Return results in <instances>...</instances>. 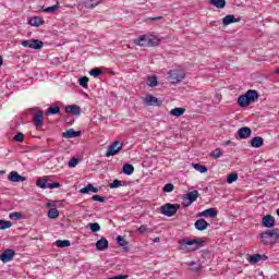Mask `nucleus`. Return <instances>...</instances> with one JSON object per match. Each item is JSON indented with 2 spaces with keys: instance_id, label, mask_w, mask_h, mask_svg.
I'll use <instances>...</instances> for the list:
<instances>
[{
  "instance_id": "c9c22d12",
  "label": "nucleus",
  "mask_w": 279,
  "mask_h": 279,
  "mask_svg": "<svg viewBox=\"0 0 279 279\" xmlns=\"http://www.w3.org/2000/svg\"><path fill=\"white\" fill-rule=\"evenodd\" d=\"M187 267H191V271H195L196 274L199 272L202 268H199V264H196L195 262H187Z\"/></svg>"
},
{
  "instance_id": "423d86ee",
  "label": "nucleus",
  "mask_w": 279,
  "mask_h": 279,
  "mask_svg": "<svg viewBox=\"0 0 279 279\" xmlns=\"http://www.w3.org/2000/svg\"><path fill=\"white\" fill-rule=\"evenodd\" d=\"M22 47L27 49L40 50L45 47V43L40 39H24L21 41Z\"/></svg>"
},
{
  "instance_id": "3c124183",
  "label": "nucleus",
  "mask_w": 279,
  "mask_h": 279,
  "mask_svg": "<svg viewBox=\"0 0 279 279\" xmlns=\"http://www.w3.org/2000/svg\"><path fill=\"white\" fill-rule=\"evenodd\" d=\"M13 141L16 143H23L25 141V135L23 133H17L14 137Z\"/></svg>"
},
{
  "instance_id": "473e14b6",
  "label": "nucleus",
  "mask_w": 279,
  "mask_h": 279,
  "mask_svg": "<svg viewBox=\"0 0 279 279\" xmlns=\"http://www.w3.org/2000/svg\"><path fill=\"white\" fill-rule=\"evenodd\" d=\"M9 219L12 221H19L20 219H23V214H21V211H13L9 215Z\"/></svg>"
},
{
  "instance_id": "f3484780",
  "label": "nucleus",
  "mask_w": 279,
  "mask_h": 279,
  "mask_svg": "<svg viewBox=\"0 0 279 279\" xmlns=\"http://www.w3.org/2000/svg\"><path fill=\"white\" fill-rule=\"evenodd\" d=\"M262 223L265 228H274L276 225V219H274V216H264Z\"/></svg>"
},
{
  "instance_id": "bf43d9fd",
  "label": "nucleus",
  "mask_w": 279,
  "mask_h": 279,
  "mask_svg": "<svg viewBox=\"0 0 279 279\" xmlns=\"http://www.w3.org/2000/svg\"><path fill=\"white\" fill-rule=\"evenodd\" d=\"M277 215L279 216V208L277 209Z\"/></svg>"
},
{
  "instance_id": "79ce46f5",
  "label": "nucleus",
  "mask_w": 279,
  "mask_h": 279,
  "mask_svg": "<svg viewBox=\"0 0 279 279\" xmlns=\"http://www.w3.org/2000/svg\"><path fill=\"white\" fill-rule=\"evenodd\" d=\"M101 73H104V71H101V69L99 68H95L92 71H89V75H92V77H99Z\"/></svg>"
},
{
  "instance_id": "49530a36",
  "label": "nucleus",
  "mask_w": 279,
  "mask_h": 279,
  "mask_svg": "<svg viewBox=\"0 0 279 279\" xmlns=\"http://www.w3.org/2000/svg\"><path fill=\"white\" fill-rule=\"evenodd\" d=\"M89 230L92 232H99L101 230V227L97 222L89 223Z\"/></svg>"
},
{
  "instance_id": "2eb2a0df",
  "label": "nucleus",
  "mask_w": 279,
  "mask_h": 279,
  "mask_svg": "<svg viewBox=\"0 0 279 279\" xmlns=\"http://www.w3.org/2000/svg\"><path fill=\"white\" fill-rule=\"evenodd\" d=\"M198 217H205L209 219H215L217 217V209L216 208H208L198 214Z\"/></svg>"
},
{
  "instance_id": "b1692460",
  "label": "nucleus",
  "mask_w": 279,
  "mask_h": 279,
  "mask_svg": "<svg viewBox=\"0 0 279 279\" xmlns=\"http://www.w3.org/2000/svg\"><path fill=\"white\" fill-rule=\"evenodd\" d=\"M80 131H75L73 129H69L68 131L62 133L63 138H77L80 136Z\"/></svg>"
},
{
  "instance_id": "4468645a",
  "label": "nucleus",
  "mask_w": 279,
  "mask_h": 279,
  "mask_svg": "<svg viewBox=\"0 0 279 279\" xmlns=\"http://www.w3.org/2000/svg\"><path fill=\"white\" fill-rule=\"evenodd\" d=\"M44 24L45 20H43L40 16H33L28 19V25H31V27H40V25Z\"/></svg>"
},
{
  "instance_id": "5fc2aeb1",
  "label": "nucleus",
  "mask_w": 279,
  "mask_h": 279,
  "mask_svg": "<svg viewBox=\"0 0 279 279\" xmlns=\"http://www.w3.org/2000/svg\"><path fill=\"white\" fill-rule=\"evenodd\" d=\"M153 241L154 243H160V238H155Z\"/></svg>"
},
{
  "instance_id": "dca6fc26",
  "label": "nucleus",
  "mask_w": 279,
  "mask_h": 279,
  "mask_svg": "<svg viewBox=\"0 0 279 279\" xmlns=\"http://www.w3.org/2000/svg\"><path fill=\"white\" fill-rule=\"evenodd\" d=\"M238 136H240V138H250V136H252V129L247 126L239 129Z\"/></svg>"
},
{
  "instance_id": "cd10ccee",
  "label": "nucleus",
  "mask_w": 279,
  "mask_h": 279,
  "mask_svg": "<svg viewBox=\"0 0 279 279\" xmlns=\"http://www.w3.org/2000/svg\"><path fill=\"white\" fill-rule=\"evenodd\" d=\"M264 140L260 136L253 137L251 140V145L255 148L263 147Z\"/></svg>"
},
{
  "instance_id": "39448f33",
  "label": "nucleus",
  "mask_w": 279,
  "mask_h": 279,
  "mask_svg": "<svg viewBox=\"0 0 279 279\" xmlns=\"http://www.w3.org/2000/svg\"><path fill=\"white\" fill-rule=\"evenodd\" d=\"M185 75L186 74L182 70H170L168 72V81L170 84H180Z\"/></svg>"
},
{
  "instance_id": "4c0bfd02",
  "label": "nucleus",
  "mask_w": 279,
  "mask_h": 279,
  "mask_svg": "<svg viewBox=\"0 0 279 279\" xmlns=\"http://www.w3.org/2000/svg\"><path fill=\"white\" fill-rule=\"evenodd\" d=\"M12 228V222L9 220H0V230H9Z\"/></svg>"
},
{
  "instance_id": "f8f14e48",
  "label": "nucleus",
  "mask_w": 279,
  "mask_h": 279,
  "mask_svg": "<svg viewBox=\"0 0 279 279\" xmlns=\"http://www.w3.org/2000/svg\"><path fill=\"white\" fill-rule=\"evenodd\" d=\"M65 112L68 114H74V117H80L82 114V109L77 105H69L65 107Z\"/></svg>"
},
{
  "instance_id": "ea45409f",
  "label": "nucleus",
  "mask_w": 279,
  "mask_h": 279,
  "mask_svg": "<svg viewBox=\"0 0 279 279\" xmlns=\"http://www.w3.org/2000/svg\"><path fill=\"white\" fill-rule=\"evenodd\" d=\"M236 180H239V174L236 173H231L228 175L227 178V183L228 184H232L233 182H236Z\"/></svg>"
},
{
  "instance_id": "13d9d810",
  "label": "nucleus",
  "mask_w": 279,
  "mask_h": 279,
  "mask_svg": "<svg viewBox=\"0 0 279 279\" xmlns=\"http://www.w3.org/2000/svg\"><path fill=\"white\" fill-rule=\"evenodd\" d=\"M275 73H278V74H279V68L276 69Z\"/></svg>"
},
{
  "instance_id": "9d476101",
  "label": "nucleus",
  "mask_w": 279,
  "mask_h": 279,
  "mask_svg": "<svg viewBox=\"0 0 279 279\" xmlns=\"http://www.w3.org/2000/svg\"><path fill=\"white\" fill-rule=\"evenodd\" d=\"M16 252L12 248H8L3 251V253L0 255V260L3 263H10L15 256Z\"/></svg>"
},
{
  "instance_id": "5701e85b",
  "label": "nucleus",
  "mask_w": 279,
  "mask_h": 279,
  "mask_svg": "<svg viewBox=\"0 0 279 279\" xmlns=\"http://www.w3.org/2000/svg\"><path fill=\"white\" fill-rule=\"evenodd\" d=\"M267 255L254 254L250 256L251 265H256V263H260V260H267Z\"/></svg>"
},
{
  "instance_id": "7c9ffc66",
  "label": "nucleus",
  "mask_w": 279,
  "mask_h": 279,
  "mask_svg": "<svg viewBox=\"0 0 279 279\" xmlns=\"http://www.w3.org/2000/svg\"><path fill=\"white\" fill-rule=\"evenodd\" d=\"M56 245H57V247H60V248L71 247V241H69V240H57Z\"/></svg>"
},
{
  "instance_id": "20e7f679",
  "label": "nucleus",
  "mask_w": 279,
  "mask_h": 279,
  "mask_svg": "<svg viewBox=\"0 0 279 279\" xmlns=\"http://www.w3.org/2000/svg\"><path fill=\"white\" fill-rule=\"evenodd\" d=\"M36 186L39 189H60V183H51V178L46 175L37 179Z\"/></svg>"
},
{
  "instance_id": "052dcab7",
  "label": "nucleus",
  "mask_w": 279,
  "mask_h": 279,
  "mask_svg": "<svg viewBox=\"0 0 279 279\" xmlns=\"http://www.w3.org/2000/svg\"><path fill=\"white\" fill-rule=\"evenodd\" d=\"M0 173H3L2 171H0Z\"/></svg>"
},
{
  "instance_id": "603ef678",
  "label": "nucleus",
  "mask_w": 279,
  "mask_h": 279,
  "mask_svg": "<svg viewBox=\"0 0 279 279\" xmlns=\"http://www.w3.org/2000/svg\"><path fill=\"white\" fill-rule=\"evenodd\" d=\"M93 199H94V202H100V203L106 202V198H104L102 196H99V195H94Z\"/></svg>"
},
{
  "instance_id": "72a5a7b5",
  "label": "nucleus",
  "mask_w": 279,
  "mask_h": 279,
  "mask_svg": "<svg viewBox=\"0 0 279 279\" xmlns=\"http://www.w3.org/2000/svg\"><path fill=\"white\" fill-rule=\"evenodd\" d=\"M193 169H195V171H198L199 173L208 172V168L206 166H202L199 163H193Z\"/></svg>"
},
{
  "instance_id": "4d7b16f0",
  "label": "nucleus",
  "mask_w": 279,
  "mask_h": 279,
  "mask_svg": "<svg viewBox=\"0 0 279 279\" xmlns=\"http://www.w3.org/2000/svg\"><path fill=\"white\" fill-rule=\"evenodd\" d=\"M2 65H3V58L0 57V66H2Z\"/></svg>"
},
{
  "instance_id": "6e6552de",
  "label": "nucleus",
  "mask_w": 279,
  "mask_h": 279,
  "mask_svg": "<svg viewBox=\"0 0 279 279\" xmlns=\"http://www.w3.org/2000/svg\"><path fill=\"white\" fill-rule=\"evenodd\" d=\"M179 208H180V206L178 204L173 205V204L167 203L163 206H161V213L166 217H173V215H175V213H178Z\"/></svg>"
},
{
  "instance_id": "aec40b11",
  "label": "nucleus",
  "mask_w": 279,
  "mask_h": 279,
  "mask_svg": "<svg viewBox=\"0 0 279 279\" xmlns=\"http://www.w3.org/2000/svg\"><path fill=\"white\" fill-rule=\"evenodd\" d=\"M101 1L102 0H83V5L87 10H94V8H97Z\"/></svg>"
},
{
  "instance_id": "393cba45",
  "label": "nucleus",
  "mask_w": 279,
  "mask_h": 279,
  "mask_svg": "<svg viewBox=\"0 0 279 279\" xmlns=\"http://www.w3.org/2000/svg\"><path fill=\"white\" fill-rule=\"evenodd\" d=\"M33 123L36 128H40V125H43V112L38 111L34 114Z\"/></svg>"
},
{
  "instance_id": "de8ad7c7",
  "label": "nucleus",
  "mask_w": 279,
  "mask_h": 279,
  "mask_svg": "<svg viewBox=\"0 0 279 279\" xmlns=\"http://www.w3.org/2000/svg\"><path fill=\"white\" fill-rule=\"evenodd\" d=\"M137 232L140 234H145V232H151V229H149L147 227V225H142L138 229H137Z\"/></svg>"
},
{
  "instance_id": "f257e3e1",
  "label": "nucleus",
  "mask_w": 279,
  "mask_h": 279,
  "mask_svg": "<svg viewBox=\"0 0 279 279\" xmlns=\"http://www.w3.org/2000/svg\"><path fill=\"white\" fill-rule=\"evenodd\" d=\"M258 99V92L255 89L247 90L244 95L239 96L238 106L240 108H247L252 101H256Z\"/></svg>"
},
{
  "instance_id": "ddd939ff",
  "label": "nucleus",
  "mask_w": 279,
  "mask_h": 279,
  "mask_svg": "<svg viewBox=\"0 0 279 279\" xmlns=\"http://www.w3.org/2000/svg\"><path fill=\"white\" fill-rule=\"evenodd\" d=\"M8 180H9V182H25V180H27V178L19 174V172H16V171H11L8 175Z\"/></svg>"
},
{
  "instance_id": "c85d7f7f",
  "label": "nucleus",
  "mask_w": 279,
  "mask_h": 279,
  "mask_svg": "<svg viewBox=\"0 0 279 279\" xmlns=\"http://www.w3.org/2000/svg\"><path fill=\"white\" fill-rule=\"evenodd\" d=\"M122 172L124 175H132V173H134V166L125 163L122 168Z\"/></svg>"
},
{
  "instance_id": "a19ab883",
  "label": "nucleus",
  "mask_w": 279,
  "mask_h": 279,
  "mask_svg": "<svg viewBox=\"0 0 279 279\" xmlns=\"http://www.w3.org/2000/svg\"><path fill=\"white\" fill-rule=\"evenodd\" d=\"M118 245H120L121 247H128V241H125V239H123V236L118 235L116 239Z\"/></svg>"
},
{
  "instance_id": "c756f323",
  "label": "nucleus",
  "mask_w": 279,
  "mask_h": 279,
  "mask_svg": "<svg viewBox=\"0 0 279 279\" xmlns=\"http://www.w3.org/2000/svg\"><path fill=\"white\" fill-rule=\"evenodd\" d=\"M186 112L184 108H174L170 111L171 117H182Z\"/></svg>"
},
{
  "instance_id": "a211bd4d",
  "label": "nucleus",
  "mask_w": 279,
  "mask_h": 279,
  "mask_svg": "<svg viewBox=\"0 0 279 279\" xmlns=\"http://www.w3.org/2000/svg\"><path fill=\"white\" fill-rule=\"evenodd\" d=\"M144 102L146 104V106H160L161 104L158 98L151 95H146V97L144 98Z\"/></svg>"
},
{
  "instance_id": "4be33fe9",
  "label": "nucleus",
  "mask_w": 279,
  "mask_h": 279,
  "mask_svg": "<svg viewBox=\"0 0 279 279\" xmlns=\"http://www.w3.org/2000/svg\"><path fill=\"white\" fill-rule=\"evenodd\" d=\"M82 195H87L88 193H99V189L93 186V184H87L85 187L80 190Z\"/></svg>"
},
{
  "instance_id": "37998d69",
  "label": "nucleus",
  "mask_w": 279,
  "mask_h": 279,
  "mask_svg": "<svg viewBox=\"0 0 279 279\" xmlns=\"http://www.w3.org/2000/svg\"><path fill=\"white\" fill-rule=\"evenodd\" d=\"M211 158H221L223 156V153L221 151L220 148H216L214 151L210 154Z\"/></svg>"
},
{
  "instance_id": "6ab92c4d",
  "label": "nucleus",
  "mask_w": 279,
  "mask_h": 279,
  "mask_svg": "<svg viewBox=\"0 0 279 279\" xmlns=\"http://www.w3.org/2000/svg\"><path fill=\"white\" fill-rule=\"evenodd\" d=\"M108 247L109 243L106 238H101L96 242V250H98V252H105V250H108Z\"/></svg>"
},
{
  "instance_id": "58836bf2",
  "label": "nucleus",
  "mask_w": 279,
  "mask_h": 279,
  "mask_svg": "<svg viewBox=\"0 0 279 279\" xmlns=\"http://www.w3.org/2000/svg\"><path fill=\"white\" fill-rule=\"evenodd\" d=\"M59 8L60 4L57 2L54 5L44 9V12H46L47 14H53V12H56Z\"/></svg>"
},
{
  "instance_id": "f704fd0d",
  "label": "nucleus",
  "mask_w": 279,
  "mask_h": 279,
  "mask_svg": "<svg viewBox=\"0 0 279 279\" xmlns=\"http://www.w3.org/2000/svg\"><path fill=\"white\" fill-rule=\"evenodd\" d=\"M49 219H58L60 217V211L57 208H51L48 211Z\"/></svg>"
},
{
  "instance_id": "bb28decb",
  "label": "nucleus",
  "mask_w": 279,
  "mask_h": 279,
  "mask_svg": "<svg viewBox=\"0 0 279 279\" xmlns=\"http://www.w3.org/2000/svg\"><path fill=\"white\" fill-rule=\"evenodd\" d=\"M232 23H239V20H236V17H234L232 14H229L222 19L223 25H232Z\"/></svg>"
},
{
  "instance_id": "2f4dec72",
  "label": "nucleus",
  "mask_w": 279,
  "mask_h": 279,
  "mask_svg": "<svg viewBox=\"0 0 279 279\" xmlns=\"http://www.w3.org/2000/svg\"><path fill=\"white\" fill-rule=\"evenodd\" d=\"M147 86H149L150 88H155V86H158V78L156 76H148Z\"/></svg>"
},
{
  "instance_id": "9b49d317",
  "label": "nucleus",
  "mask_w": 279,
  "mask_h": 279,
  "mask_svg": "<svg viewBox=\"0 0 279 279\" xmlns=\"http://www.w3.org/2000/svg\"><path fill=\"white\" fill-rule=\"evenodd\" d=\"M274 234H276L274 231L262 233L260 234L262 243H264V245H271L274 243Z\"/></svg>"
},
{
  "instance_id": "7ed1b4c3",
  "label": "nucleus",
  "mask_w": 279,
  "mask_h": 279,
  "mask_svg": "<svg viewBox=\"0 0 279 279\" xmlns=\"http://www.w3.org/2000/svg\"><path fill=\"white\" fill-rule=\"evenodd\" d=\"M136 45L140 47H156L159 40L158 38L149 35H142L137 39L134 40Z\"/></svg>"
},
{
  "instance_id": "412c9836",
  "label": "nucleus",
  "mask_w": 279,
  "mask_h": 279,
  "mask_svg": "<svg viewBox=\"0 0 279 279\" xmlns=\"http://www.w3.org/2000/svg\"><path fill=\"white\" fill-rule=\"evenodd\" d=\"M194 227L199 232H204L208 228V222L205 219H198L195 221Z\"/></svg>"
},
{
  "instance_id": "a878e982",
  "label": "nucleus",
  "mask_w": 279,
  "mask_h": 279,
  "mask_svg": "<svg viewBox=\"0 0 279 279\" xmlns=\"http://www.w3.org/2000/svg\"><path fill=\"white\" fill-rule=\"evenodd\" d=\"M209 4L218 10H223L226 8V0H209Z\"/></svg>"
},
{
  "instance_id": "8fccbe9b",
  "label": "nucleus",
  "mask_w": 279,
  "mask_h": 279,
  "mask_svg": "<svg viewBox=\"0 0 279 279\" xmlns=\"http://www.w3.org/2000/svg\"><path fill=\"white\" fill-rule=\"evenodd\" d=\"M173 189H175L173 183H168L163 186V193H173Z\"/></svg>"
},
{
  "instance_id": "09e8293b",
  "label": "nucleus",
  "mask_w": 279,
  "mask_h": 279,
  "mask_svg": "<svg viewBox=\"0 0 279 279\" xmlns=\"http://www.w3.org/2000/svg\"><path fill=\"white\" fill-rule=\"evenodd\" d=\"M120 186H123V183L119 180H114L109 184V189H120Z\"/></svg>"
},
{
  "instance_id": "e433bc0d",
  "label": "nucleus",
  "mask_w": 279,
  "mask_h": 279,
  "mask_svg": "<svg viewBox=\"0 0 279 279\" xmlns=\"http://www.w3.org/2000/svg\"><path fill=\"white\" fill-rule=\"evenodd\" d=\"M88 82H89L88 76H81V77L78 78V84H80V86H82L83 88H88Z\"/></svg>"
},
{
  "instance_id": "0eeeda50",
  "label": "nucleus",
  "mask_w": 279,
  "mask_h": 279,
  "mask_svg": "<svg viewBox=\"0 0 279 279\" xmlns=\"http://www.w3.org/2000/svg\"><path fill=\"white\" fill-rule=\"evenodd\" d=\"M123 149V143L116 141L109 145L105 156L106 158H110V156H117V154Z\"/></svg>"
},
{
  "instance_id": "1a4fd4ad",
  "label": "nucleus",
  "mask_w": 279,
  "mask_h": 279,
  "mask_svg": "<svg viewBox=\"0 0 279 279\" xmlns=\"http://www.w3.org/2000/svg\"><path fill=\"white\" fill-rule=\"evenodd\" d=\"M197 197H199V192H197V190L189 192L183 197V206L185 208H189V206H191V204H193L194 202H197Z\"/></svg>"
},
{
  "instance_id": "6e6d98bb",
  "label": "nucleus",
  "mask_w": 279,
  "mask_h": 279,
  "mask_svg": "<svg viewBox=\"0 0 279 279\" xmlns=\"http://www.w3.org/2000/svg\"><path fill=\"white\" fill-rule=\"evenodd\" d=\"M216 97H217L218 101H221V95L217 94Z\"/></svg>"
},
{
  "instance_id": "864d4df0",
  "label": "nucleus",
  "mask_w": 279,
  "mask_h": 279,
  "mask_svg": "<svg viewBox=\"0 0 279 279\" xmlns=\"http://www.w3.org/2000/svg\"><path fill=\"white\" fill-rule=\"evenodd\" d=\"M232 142L231 141H227L223 143L225 147H228V145H230Z\"/></svg>"
},
{
  "instance_id": "c03bdc74",
  "label": "nucleus",
  "mask_w": 279,
  "mask_h": 279,
  "mask_svg": "<svg viewBox=\"0 0 279 279\" xmlns=\"http://www.w3.org/2000/svg\"><path fill=\"white\" fill-rule=\"evenodd\" d=\"M76 165H80V158H72L68 162V167H70V169H75Z\"/></svg>"
},
{
  "instance_id": "f03ea898",
  "label": "nucleus",
  "mask_w": 279,
  "mask_h": 279,
  "mask_svg": "<svg viewBox=\"0 0 279 279\" xmlns=\"http://www.w3.org/2000/svg\"><path fill=\"white\" fill-rule=\"evenodd\" d=\"M202 243H204L202 239H183L180 241V245L183 250H191L192 252L199 250Z\"/></svg>"
},
{
  "instance_id": "a18cd8bd",
  "label": "nucleus",
  "mask_w": 279,
  "mask_h": 279,
  "mask_svg": "<svg viewBox=\"0 0 279 279\" xmlns=\"http://www.w3.org/2000/svg\"><path fill=\"white\" fill-rule=\"evenodd\" d=\"M60 112V107H49L47 110V114H58Z\"/></svg>"
}]
</instances>
